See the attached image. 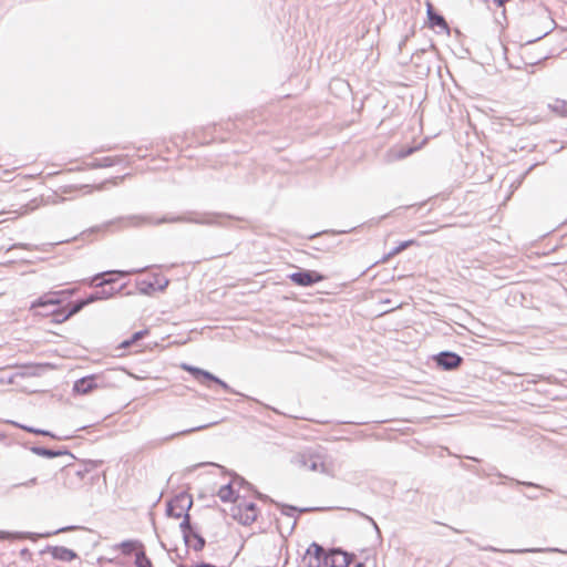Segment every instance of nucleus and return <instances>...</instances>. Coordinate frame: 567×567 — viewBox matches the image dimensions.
Listing matches in <instances>:
<instances>
[{
  "label": "nucleus",
  "instance_id": "obj_3",
  "mask_svg": "<svg viewBox=\"0 0 567 567\" xmlns=\"http://www.w3.org/2000/svg\"><path fill=\"white\" fill-rule=\"evenodd\" d=\"M296 462L303 471L333 475L332 464L319 452L307 451L300 453Z\"/></svg>",
  "mask_w": 567,
  "mask_h": 567
},
{
  "label": "nucleus",
  "instance_id": "obj_16",
  "mask_svg": "<svg viewBox=\"0 0 567 567\" xmlns=\"http://www.w3.org/2000/svg\"><path fill=\"white\" fill-rule=\"evenodd\" d=\"M539 20H542L544 22V25L542 28H539L538 30H536V33H535L536 40L542 39L544 35H546L548 33V30L550 29V21H549L548 14H546V13L540 14Z\"/></svg>",
  "mask_w": 567,
  "mask_h": 567
},
{
  "label": "nucleus",
  "instance_id": "obj_8",
  "mask_svg": "<svg viewBox=\"0 0 567 567\" xmlns=\"http://www.w3.org/2000/svg\"><path fill=\"white\" fill-rule=\"evenodd\" d=\"M351 555L340 549H332L324 554L326 567H348L351 563Z\"/></svg>",
  "mask_w": 567,
  "mask_h": 567
},
{
  "label": "nucleus",
  "instance_id": "obj_25",
  "mask_svg": "<svg viewBox=\"0 0 567 567\" xmlns=\"http://www.w3.org/2000/svg\"><path fill=\"white\" fill-rule=\"evenodd\" d=\"M111 281H112V279H105V280H104V281H102L100 285L109 284V282H111Z\"/></svg>",
  "mask_w": 567,
  "mask_h": 567
},
{
  "label": "nucleus",
  "instance_id": "obj_5",
  "mask_svg": "<svg viewBox=\"0 0 567 567\" xmlns=\"http://www.w3.org/2000/svg\"><path fill=\"white\" fill-rule=\"evenodd\" d=\"M249 487L236 477H224L223 482L218 485L216 495L224 503L230 506L236 504L244 493L248 492Z\"/></svg>",
  "mask_w": 567,
  "mask_h": 567
},
{
  "label": "nucleus",
  "instance_id": "obj_13",
  "mask_svg": "<svg viewBox=\"0 0 567 567\" xmlns=\"http://www.w3.org/2000/svg\"><path fill=\"white\" fill-rule=\"evenodd\" d=\"M427 18H429L431 28L439 27L442 30L449 29V25H447L446 21L444 20V18L442 16L436 14L433 11V7L430 2L427 3Z\"/></svg>",
  "mask_w": 567,
  "mask_h": 567
},
{
  "label": "nucleus",
  "instance_id": "obj_21",
  "mask_svg": "<svg viewBox=\"0 0 567 567\" xmlns=\"http://www.w3.org/2000/svg\"><path fill=\"white\" fill-rule=\"evenodd\" d=\"M414 244H415L414 240L403 241L390 255L391 256L398 255V254H400L401 251H403L404 249H406L408 247H410V246H412Z\"/></svg>",
  "mask_w": 567,
  "mask_h": 567
},
{
  "label": "nucleus",
  "instance_id": "obj_7",
  "mask_svg": "<svg viewBox=\"0 0 567 567\" xmlns=\"http://www.w3.org/2000/svg\"><path fill=\"white\" fill-rule=\"evenodd\" d=\"M324 276L316 270H302L289 275V279L297 286L307 287L324 280Z\"/></svg>",
  "mask_w": 567,
  "mask_h": 567
},
{
  "label": "nucleus",
  "instance_id": "obj_18",
  "mask_svg": "<svg viewBox=\"0 0 567 567\" xmlns=\"http://www.w3.org/2000/svg\"><path fill=\"white\" fill-rule=\"evenodd\" d=\"M135 566L136 567H153L151 560L143 550L135 553Z\"/></svg>",
  "mask_w": 567,
  "mask_h": 567
},
{
  "label": "nucleus",
  "instance_id": "obj_19",
  "mask_svg": "<svg viewBox=\"0 0 567 567\" xmlns=\"http://www.w3.org/2000/svg\"><path fill=\"white\" fill-rule=\"evenodd\" d=\"M116 159L113 157H105L100 163H91L87 166L90 168H101V167H110L115 164Z\"/></svg>",
  "mask_w": 567,
  "mask_h": 567
},
{
  "label": "nucleus",
  "instance_id": "obj_26",
  "mask_svg": "<svg viewBox=\"0 0 567 567\" xmlns=\"http://www.w3.org/2000/svg\"><path fill=\"white\" fill-rule=\"evenodd\" d=\"M111 274H112L111 271H106V272H105V275H111ZM103 276H104V274H103ZM100 277H102V275L96 276V277H95V279H97V278H100Z\"/></svg>",
  "mask_w": 567,
  "mask_h": 567
},
{
  "label": "nucleus",
  "instance_id": "obj_12",
  "mask_svg": "<svg viewBox=\"0 0 567 567\" xmlns=\"http://www.w3.org/2000/svg\"><path fill=\"white\" fill-rule=\"evenodd\" d=\"M150 336V329H143L141 331L135 332L130 339L122 341L117 349L118 350H126L131 347H136L138 341L144 339L145 337Z\"/></svg>",
  "mask_w": 567,
  "mask_h": 567
},
{
  "label": "nucleus",
  "instance_id": "obj_22",
  "mask_svg": "<svg viewBox=\"0 0 567 567\" xmlns=\"http://www.w3.org/2000/svg\"><path fill=\"white\" fill-rule=\"evenodd\" d=\"M494 2L498 6V7H504L505 3L507 2V0H494Z\"/></svg>",
  "mask_w": 567,
  "mask_h": 567
},
{
  "label": "nucleus",
  "instance_id": "obj_10",
  "mask_svg": "<svg viewBox=\"0 0 567 567\" xmlns=\"http://www.w3.org/2000/svg\"><path fill=\"white\" fill-rule=\"evenodd\" d=\"M434 360L436 364L444 370L457 369L463 361L458 354L447 351L439 353L435 355Z\"/></svg>",
  "mask_w": 567,
  "mask_h": 567
},
{
  "label": "nucleus",
  "instance_id": "obj_20",
  "mask_svg": "<svg viewBox=\"0 0 567 567\" xmlns=\"http://www.w3.org/2000/svg\"><path fill=\"white\" fill-rule=\"evenodd\" d=\"M23 536L19 533H12V532H0V540H16L21 539Z\"/></svg>",
  "mask_w": 567,
  "mask_h": 567
},
{
  "label": "nucleus",
  "instance_id": "obj_14",
  "mask_svg": "<svg viewBox=\"0 0 567 567\" xmlns=\"http://www.w3.org/2000/svg\"><path fill=\"white\" fill-rule=\"evenodd\" d=\"M183 538L188 547H193L196 550H199L204 547L205 542L202 537L197 536L189 526V534L182 532Z\"/></svg>",
  "mask_w": 567,
  "mask_h": 567
},
{
  "label": "nucleus",
  "instance_id": "obj_15",
  "mask_svg": "<svg viewBox=\"0 0 567 567\" xmlns=\"http://www.w3.org/2000/svg\"><path fill=\"white\" fill-rule=\"evenodd\" d=\"M52 554L53 557L64 561H71L76 557V554L73 550L65 547H55Z\"/></svg>",
  "mask_w": 567,
  "mask_h": 567
},
{
  "label": "nucleus",
  "instance_id": "obj_9",
  "mask_svg": "<svg viewBox=\"0 0 567 567\" xmlns=\"http://www.w3.org/2000/svg\"><path fill=\"white\" fill-rule=\"evenodd\" d=\"M181 368L184 371H187L188 373H190L200 383H205V381H213V382L219 384L223 388H227L225 382H223L221 380H219L218 378H216L215 375H213L208 371H205V370H202L199 368L189 365L187 363L181 364Z\"/></svg>",
  "mask_w": 567,
  "mask_h": 567
},
{
  "label": "nucleus",
  "instance_id": "obj_4",
  "mask_svg": "<svg viewBox=\"0 0 567 567\" xmlns=\"http://www.w3.org/2000/svg\"><path fill=\"white\" fill-rule=\"evenodd\" d=\"M193 501L188 494L182 493L172 498L167 504V514L174 518H183L181 530L189 534V515Z\"/></svg>",
  "mask_w": 567,
  "mask_h": 567
},
{
  "label": "nucleus",
  "instance_id": "obj_1",
  "mask_svg": "<svg viewBox=\"0 0 567 567\" xmlns=\"http://www.w3.org/2000/svg\"><path fill=\"white\" fill-rule=\"evenodd\" d=\"M63 293L72 295L73 290L50 291L43 293L41 297H39L31 303L30 311L34 316H51L52 322L59 324L68 321L71 317L80 312L87 305L102 299V297H100L99 295H91L86 299L62 307L61 296Z\"/></svg>",
  "mask_w": 567,
  "mask_h": 567
},
{
  "label": "nucleus",
  "instance_id": "obj_2",
  "mask_svg": "<svg viewBox=\"0 0 567 567\" xmlns=\"http://www.w3.org/2000/svg\"><path fill=\"white\" fill-rule=\"evenodd\" d=\"M229 514L234 519L244 525H249L256 520L258 508L250 488L248 492L244 493L243 497L238 498L236 504L229 506Z\"/></svg>",
  "mask_w": 567,
  "mask_h": 567
},
{
  "label": "nucleus",
  "instance_id": "obj_23",
  "mask_svg": "<svg viewBox=\"0 0 567 567\" xmlns=\"http://www.w3.org/2000/svg\"><path fill=\"white\" fill-rule=\"evenodd\" d=\"M115 272H116V274H118V275H121V276H126V275H128V274H130V272H127V271H115Z\"/></svg>",
  "mask_w": 567,
  "mask_h": 567
},
{
  "label": "nucleus",
  "instance_id": "obj_11",
  "mask_svg": "<svg viewBox=\"0 0 567 567\" xmlns=\"http://www.w3.org/2000/svg\"><path fill=\"white\" fill-rule=\"evenodd\" d=\"M96 388L93 377H86L74 383V391L79 394H87Z\"/></svg>",
  "mask_w": 567,
  "mask_h": 567
},
{
  "label": "nucleus",
  "instance_id": "obj_17",
  "mask_svg": "<svg viewBox=\"0 0 567 567\" xmlns=\"http://www.w3.org/2000/svg\"><path fill=\"white\" fill-rule=\"evenodd\" d=\"M522 56L524 58L525 64L534 65L543 59V55L532 56L530 48L523 47L520 49Z\"/></svg>",
  "mask_w": 567,
  "mask_h": 567
},
{
  "label": "nucleus",
  "instance_id": "obj_6",
  "mask_svg": "<svg viewBox=\"0 0 567 567\" xmlns=\"http://www.w3.org/2000/svg\"><path fill=\"white\" fill-rule=\"evenodd\" d=\"M324 549L316 543L309 545L302 558L305 567H323L324 566Z\"/></svg>",
  "mask_w": 567,
  "mask_h": 567
},
{
  "label": "nucleus",
  "instance_id": "obj_24",
  "mask_svg": "<svg viewBox=\"0 0 567 567\" xmlns=\"http://www.w3.org/2000/svg\"><path fill=\"white\" fill-rule=\"evenodd\" d=\"M534 24H535L534 19H530V21H528V25H529V28H533V25H534Z\"/></svg>",
  "mask_w": 567,
  "mask_h": 567
},
{
  "label": "nucleus",
  "instance_id": "obj_27",
  "mask_svg": "<svg viewBox=\"0 0 567 567\" xmlns=\"http://www.w3.org/2000/svg\"><path fill=\"white\" fill-rule=\"evenodd\" d=\"M354 567H365L363 564H357Z\"/></svg>",
  "mask_w": 567,
  "mask_h": 567
}]
</instances>
